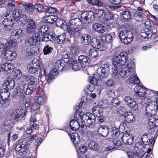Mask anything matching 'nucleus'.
<instances>
[{
	"label": "nucleus",
	"mask_w": 158,
	"mask_h": 158,
	"mask_svg": "<svg viewBox=\"0 0 158 158\" xmlns=\"http://www.w3.org/2000/svg\"><path fill=\"white\" fill-rule=\"evenodd\" d=\"M6 14H6L4 15L6 18L2 21V23L7 29L10 30L14 25L13 18L10 17L9 15Z\"/></svg>",
	"instance_id": "nucleus-10"
},
{
	"label": "nucleus",
	"mask_w": 158,
	"mask_h": 158,
	"mask_svg": "<svg viewBox=\"0 0 158 158\" xmlns=\"http://www.w3.org/2000/svg\"><path fill=\"white\" fill-rule=\"evenodd\" d=\"M110 134L112 137H118L120 135V132L119 129L115 127H113L111 128Z\"/></svg>",
	"instance_id": "nucleus-49"
},
{
	"label": "nucleus",
	"mask_w": 158,
	"mask_h": 158,
	"mask_svg": "<svg viewBox=\"0 0 158 158\" xmlns=\"http://www.w3.org/2000/svg\"><path fill=\"white\" fill-rule=\"evenodd\" d=\"M31 66H33L34 68L38 70L40 68V62L36 59H34L32 62L29 64Z\"/></svg>",
	"instance_id": "nucleus-50"
},
{
	"label": "nucleus",
	"mask_w": 158,
	"mask_h": 158,
	"mask_svg": "<svg viewBox=\"0 0 158 158\" xmlns=\"http://www.w3.org/2000/svg\"><path fill=\"white\" fill-rule=\"evenodd\" d=\"M151 135L148 134H144L141 136V140H142L143 144L144 145H148L150 143L151 147H153L154 145L155 139L153 138L150 139V136Z\"/></svg>",
	"instance_id": "nucleus-11"
},
{
	"label": "nucleus",
	"mask_w": 158,
	"mask_h": 158,
	"mask_svg": "<svg viewBox=\"0 0 158 158\" xmlns=\"http://www.w3.org/2000/svg\"><path fill=\"white\" fill-rule=\"evenodd\" d=\"M24 34L23 30L21 29H17L11 33V38L8 42V44L10 46L14 48L18 42L16 40Z\"/></svg>",
	"instance_id": "nucleus-3"
},
{
	"label": "nucleus",
	"mask_w": 158,
	"mask_h": 158,
	"mask_svg": "<svg viewBox=\"0 0 158 158\" xmlns=\"http://www.w3.org/2000/svg\"><path fill=\"white\" fill-rule=\"evenodd\" d=\"M81 42L84 45L89 44L91 41V36L89 35H85L84 36H82L81 38Z\"/></svg>",
	"instance_id": "nucleus-39"
},
{
	"label": "nucleus",
	"mask_w": 158,
	"mask_h": 158,
	"mask_svg": "<svg viewBox=\"0 0 158 158\" xmlns=\"http://www.w3.org/2000/svg\"><path fill=\"white\" fill-rule=\"evenodd\" d=\"M133 11L132 9L126 10H124L122 14V16L123 19L127 21L131 18L132 13Z\"/></svg>",
	"instance_id": "nucleus-33"
},
{
	"label": "nucleus",
	"mask_w": 158,
	"mask_h": 158,
	"mask_svg": "<svg viewBox=\"0 0 158 158\" xmlns=\"http://www.w3.org/2000/svg\"><path fill=\"white\" fill-rule=\"evenodd\" d=\"M93 15L94 13L91 11H86L82 13L81 17L83 23L88 24L92 22L94 20Z\"/></svg>",
	"instance_id": "nucleus-5"
},
{
	"label": "nucleus",
	"mask_w": 158,
	"mask_h": 158,
	"mask_svg": "<svg viewBox=\"0 0 158 158\" xmlns=\"http://www.w3.org/2000/svg\"><path fill=\"white\" fill-rule=\"evenodd\" d=\"M96 117L93 114L89 113H86L84 114L82 119L86 125L89 127L93 125L94 124Z\"/></svg>",
	"instance_id": "nucleus-6"
},
{
	"label": "nucleus",
	"mask_w": 158,
	"mask_h": 158,
	"mask_svg": "<svg viewBox=\"0 0 158 158\" xmlns=\"http://www.w3.org/2000/svg\"><path fill=\"white\" fill-rule=\"evenodd\" d=\"M28 139V141L30 140L31 142H32L35 140V144L36 145H38L41 143L40 138L37 136L36 135H32L30 138H27Z\"/></svg>",
	"instance_id": "nucleus-52"
},
{
	"label": "nucleus",
	"mask_w": 158,
	"mask_h": 158,
	"mask_svg": "<svg viewBox=\"0 0 158 158\" xmlns=\"http://www.w3.org/2000/svg\"><path fill=\"white\" fill-rule=\"evenodd\" d=\"M119 74L123 78H125L131 74L132 71L130 69H128L127 67H120L118 70Z\"/></svg>",
	"instance_id": "nucleus-21"
},
{
	"label": "nucleus",
	"mask_w": 158,
	"mask_h": 158,
	"mask_svg": "<svg viewBox=\"0 0 158 158\" xmlns=\"http://www.w3.org/2000/svg\"><path fill=\"white\" fill-rule=\"evenodd\" d=\"M26 26V32L28 34H31L35 33L36 25L33 20H30Z\"/></svg>",
	"instance_id": "nucleus-22"
},
{
	"label": "nucleus",
	"mask_w": 158,
	"mask_h": 158,
	"mask_svg": "<svg viewBox=\"0 0 158 158\" xmlns=\"http://www.w3.org/2000/svg\"><path fill=\"white\" fill-rule=\"evenodd\" d=\"M2 68H3L4 71L8 73H11L14 71L15 66L14 65L12 64L6 63L2 65Z\"/></svg>",
	"instance_id": "nucleus-27"
},
{
	"label": "nucleus",
	"mask_w": 158,
	"mask_h": 158,
	"mask_svg": "<svg viewBox=\"0 0 158 158\" xmlns=\"http://www.w3.org/2000/svg\"><path fill=\"white\" fill-rule=\"evenodd\" d=\"M104 110L103 108L100 107L99 105H96L92 109L93 114L95 117L97 115H98L100 113L102 112Z\"/></svg>",
	"instance_id": "nucleus-42"
},
{
	"label": "nucleus",
	"mask_w": 158,
	"mask_h": 158,
	"mask_svg": "<svg viewBox=\"0 0 158 158\" xmlns=\"http://www.w3.org/2000/svg\"><path fill=\"white\" fill-rule=\"evenodd\" d=\"M98 73L93 77H90L89 79V82L93 85H97L98 82H100L103 78H100Z\"/></svg>",
	"instance_id": "nucleus-28"
},
{
	"label": "nucleus",
	"mask_w": 158,
	"mask_h": 158,
	"mask_svg": "<svg viewBox=\"0 0 158 158\" xmlns=\"http://www.w3.org/2000/svg\"><path fill=\"white\" fill-rule=\"evenodd\" d=\"M22 76L21 71L19 69H15L14 72L13 77L14 78L17 80L19 79Z\"/></svg>",
	"instance_id": "nucleus-62"
},
{
	"label": "nucleus",
	"mask_w": 158,
	"mask_h": 158,
	"mask_svg": "<svg viewBox=\"0 0 158 158\" xmlns=\"http://www.w3.org/2000/svg\"><path fill=\"white\" fill-rule=\"evenodd\" d=\"M78 61L81 64L85 66H87L90 64L91 62L90 59L87 56L81 55L78 57Z\"/></svg>",
	"instance_id": "nucleus-23"
},
{
	"label": "nucleus",
	"mask_w": 158,
	"mask_h": 158,
	"mask_svg": "<svg viewBox=\"0 0 158 158\" xmlns=\"http://www.w3.org/2000/svg\"><path fill=\"white\" fill-rule=\"evenodd\" d=\"M124 117L125 121L128 123H132L135 121L134 116L132 112L129 111L125 114Z\"/></svg>",
	"instance_id": "nucleus-34"
},
{
	"label": "nucleus",
	"mask_w": 158,
	"mask_h": 158,
	"mask_svg": "<svg viewBox=\"0 0 158 158\" xmlns=\"http://www.w3.org/2000/svg\"><path fill=\"white\" fill-rule=\"evenodd\" d=\"M57 19V16L51 15L48 16L46 20L49 23H53L56 21Z\"/></svg>",
	"instance_id": "nucleus-56"
},
{
	"label": "nucleus",
	"mask_w": 158,
	"mask_h": 158,
	"mask_svg": "<svg viewBox=\"0 0 158 158\" xmlns=\"http://www.w3.org/2000/svg\"><path fill=\"white\" fill-rule=\"evenodd\" d=\"M130 28L128 25H125L124 30L121 31L119 33L121 41L125 44H129L133 39V35Z\"/></svg>",
	"instance_id": "nucleus-1"
},
{
	"label": "nucleus",
	"mask_w": 158,
	"mask_h": 158,
	"mask_svg": "<svg viewBox=\"0 0 158 158\" xmlns=\"http://www.w3.org/2000/svg\"><path fill=\"white\" fill-rule=\"evenodd\" d=\"M56 24V25L60 27L61 28L63 29L64 30L66 27L67 28V26L66 25V23L65 21H64L60 19H57Z\"/></svg>",
	"instance_id": "nucleus-45"
},
{
	"label": "nucleus",
	"mask_w": 158,
	"mask_h": 158,
	"mask_svg": "<svg viewBox=\"0 0 158 158\" xmlns=\"http://www.w3.org/2000/svg\"><path fill=\"white\" fill-rule=\"evenodd\" d=\"M26 50V55L30 56L33 55H36L39 53V48L33 45L27 47Z\"/></svg>",
	"instance_id": "nucleus-19"
},
{
	"label": "nucleus",
	"mask_w": 158,
	"mask_h": 158,
	"mask_svg": "<svg viewBox=\"0 0 158 158\" xmlns=\"http://www.w3.org/2000/svg\"><path fill=\"white\" fill-rule=\"evenodd\" d=\"M24 8L31 15L36 14V10L35 9V5H34L30 3H24L23 4Z\"/></svg>",
	"instance_id": "nucleus-18"
},
{
	"label": "nucleus",
	"mask_w": 158,
	"mask_h": 158,
	"mask_svg": "<svg viewBox=\"0 0 158 158\" xmlns=\"http://www.w3.org/2000/svg\"><path fill=\"white\" fill-rule=\"evenodd\" d=\"M65 66V63L64 61L61 60H57L55 63V69H57V70L62 71Z\"/></svg>",
	"instance_id": "nucleus-31"
},
{
	"label": "nucleus",
	"mask_w": 158,
	"mask_h": 158,
	"mask_svg": "<svg viewBox=\"0 0 158 158\" xmlns=\"http://www.w3.org/2000/svg\"><path fill=\"white\" fill-rule=\"evenodd\" d=\"M88 147L90 149L94 151L98 150L99 148L98 144L94 141L90 142L88 144Z\"/></svg>",
	"instance_id": "nucleus-46"
},
{
	"label": "nucleus",
	"mask_w": 158,
	"mask_h": 158,
	"mask_svg": "<svg viewBox=\"0 0 158 158\" xmlns=\"http://www.w3.org/2000/svg\"><path fill=\"white\" fill-rule=\"evenodd\" d=\"M148 30L146 28L144 29H143L141 31L140 33L141 36L145 39L151 37L152 36L151 35V34H150L149 32H148Z\"/></svg>",
	"instance_id": "nucleus-48"
},
{
	"label": "nucleus",
	"mask_w": 158,
	"mask_h": 158,
	"mask_svg": "<svg viewBox=\"0 0 158 158\" xmlns=\"http://www.w3.org/2000/svg\"><path fill=\"white\" fill-rule=\"evenodd\" d=\"M101 38L103 42L106 43H109L112 40V36L110 34H105L101 36Z\"/></svg>",
	"instance_id": "nucleus-37"
},
{
	"label": "nucleus",
	"mask_w": 158,
	"mask_h": 158,
	"mask_svg": "<svg viewBox=\"0 0 158 158\" xmlns=\"http://www.w3.org/2000/svg\"><path fill=\"white\" fill-rule=\"evenodd\" d=\"M150 25H147L148 27L147 28L148 30V32L151 34V35L152 36V34L158 33L157 32V28L154 24H151L150 23Z\"/></svg>",
	"instance_id": "nucleus-43"
},
{
	"label": "nucleus",
	"mask_w": 158,
	"mask_h": 158,
	"mask_svg": "<svg viewBox=\"0 0 158 158\" xmlns=\"http://www.w3.org/2000/svg\"><path fill=\"white\" fill-rule=\"evenodd\" d=\"M35 43L34 38L33 36H30L26 38L25 40V42L24 44L25 46H29L33 45Z\"/></svg>",
	"instance_id": "nucleus-40"
},
{
	"label": "nucleus",
	"mask_w": 158,
	"mask_h": 158,
	"mask_svg": "<svg viewBox=\"0 0 158 158\" xmlns=\"http://www.w3.org/2000/svg\"><path fill=\"white\" fill-rule=\"evenodd\" d=\"M0 94L1 97L5 99H7L10 96L8 89H1L0 90Z\"/></svg>",
	"instance_id": "nucleus-51"
},
{
	"label": "nucleus",
	"mask_w": 158,
	"mask_h": 158,
	"mask_svg": "<svg viewBox=\"0 0 158 158\" xmlns=\"http://www.w3.org/2000/svg\"><path fill=\"white\" fill-rule=\"evenodd\" d=\"M30 20H33L32 19H30L26 15L23 14L21 15L20 18L19 20L18 23L20 25L23 26L29 23Z\"/></svg>",
	"instance_id": "nucleus-26"
},
{
	"label": "nucleus",
	"mask_w": 158,
	"mask_h": 158,
	"mask_svg": "<svg viewBox=\"0 0 158 158\" xmlns=\"http://www.w3.org/2000/svg\"><path fill=\"white\" fill-rule=\"evenodd\" d=\"M27 70L28 72L30 73H34L38 71L36 69L34 68L33 66L28 64L27 66Z\"/></svg>",
	"instance_id": "nucleus-63"
},
{
	"label": "nucleus",
	"mask_w": 158,
	"mask_h": 158,
	"mask_svg": "<svg viewBox=\"0 0 158 158\" xmlns=\"http://www.w3.org/2000/svg\"><path fill=\"white\" fill-rule=\"evenodd\" d=\"M151 101L150 98L145 97L143 99H142L141 102V104L143 106H145L146 107L147 106V104H149Z\"/></svg>",
	"instance_id": "nucleus-61"
},
{
	"label": "nucleus",
	"mask_w": 158,
	"mask_h": 158,
	"mask_svg": "<svg viewBox=\"0 0 158 158\" xmlns=\"http://www.w3.org/2000/svg\"><path fill=\"white\" fill-rule=\"evenodd\" d=\"M21 113L19 109H16L12 112L11 116L13 119H16L21 116Z\"/></svg>",
	"instance_id": "nucleus-53"
},
{
	"label": "nucleus",
	"mask_w": 158,
	"mask_h": 158,
	"mask_svg": "<svg viewBox=\"0 0 158 158\" xmlns=\"http://www.w3.org/2000/svg\"><path fill=\"white\" fill-rule=\"evenodd\" d=\"M58 74L57 69H53L52 70L47 76H45L46 80L48 82H50L52 79H53L55 76Z\"/></svg>",
	"instance_id": "nucleus-29"
},
{
	"label": "nucleus",
	"mask_w": 158,
	"mask_h": 158,
	"mask_svg": "<svg viewBox=\"0 0 158 158\" xmlns=\"http://www.w3.org/2000/svg\"><path fill=\"white\" fill-rule=\"evenodd\" d=\"M153 114L152 113V114H150L148 116L147 115H146L148 117V127L150 129L155 128L157 126H158V120L154 119Z\"/></svg>",
	"instance_id": "nucleus-15"
},
{
	"label": "nucleus",
	"mask_w": 158,
	"mask_h": 158,
	"mask_svg": "<svg viewBox=\"0 0 158 158\" xmlns=\"http://www.w3.org/2000/svg\"><path fill=\"white\" fill-rule=\"evenodd\" d=\"M145 148L140 144L139 142L136 143L134 146L133 150V154L138 156H139L140 154L144 151Z\"/></svg>",
	"instance_id": "nucleus-17"
},
{
	"label": "nucleus",
	"mask_w": 158,
	"mask_h": 158,
	"mask_svg": "<svg viewBox=\"0 0 158 158\" xmlns=\"http://www.w3.org/2000/svg\"><path fill=\"white\" fill-rule=\"evenodd\" d=\"M158 107L157 101H151L149 104H147L145 109V114L148 116L150 114H152V112L155 111Z\"/></svg>",
	"instance_id": "nucleus-8"
},
{
	"label": "nucleus",
	"mask_w": 158,
	"mask_h": 158,
	"mask_svg": "<svg viewBox=\"0 0 158 158\" xmlns=\"http://www.w3.org/2000/svg\"><path fill=\"white\" fill-rule=\"evenodd\" d=\"M135 65L134 63L131 60H129L127 62V66L126 67H127L128 69H130V70L132 72L134 71V68Z\"/></svg>",
	"instance_id": "nucleus-58"
},
{
	"label": "nucleus",
	"mask_w": 158,
	"mask_h": 158,
	"mask_svg": "<svg viewBox=\"0 0 158 158\" xmlns=\"http://www.w3.org/2000/svg\"><path fill=\"white\" fill-rule=\"evenodd\" d=\"M122 139L123 143L127 145H131L132 144L133 140L132 135L129 132L125 131L122 137Z\"/></svg>",
	"instance_id": "nucleus-13"
},
{
	"label": "nucleus",
	"mask_w": 158,
	"mask_h": 158,
	"mask_svg": "<svg viewBox=\"0 0 158 158\" xmlns=\"http://www.w3.org/2000/svg\"><path fill=\"white\" fill-rule=\"evenodd\" d=\"M32 36L34 38L35 44L40 42L41 37L39 32H37L34 33Z\"/></svg>",
	"instance_id": "nucleus-59"
},
{
	"label": "nucleus",
	"mask_w": 158,
	"mask_h": 158,
	"mask_svg": "<svg viewBox=\"0 0 158 158\" xmlns=\"http://www.w3.org/2000/svg\"><path fill=\"white\" fill-rule=\"evenodd\" d=\"M41 41L47 42L53 41L55 40V38L52 35H51L47 33L41 34Z\"/></svg>",
	"instance_id": "nucleus-32"
},
{
	"label": "nucleus",
	"mask_w": 158,
	"mask_h": 158,
	"mask_svg": "<svg viewBox=\"0 0 158 158\" xmlns=\"http://www.w3.org/2000/svg\"><path fill=\"white\" fill-rule=\"evenodd\" d=\"M34 102L41 106L45 103L46 100L43 97L37 96L35 97Z\"/></svg>",
	"instance_id": "nucleus-44"
},
{
	"label": "nucleus",
	"mask_w": 158,
	"mask_h": 158,
	"mask_svg": "<svg viewBox=\"0 0 158 158\" xmlns=\"http://www.w3.org/2000/svg\"><path fill=\"white\" fill-rule=\"evenodd\" d=\"M127 54L125 52L120 53L117 56H114L112 61L114 66H123L125 64L127 59Z\"/></svg>",
	"instance_id": "nucleus-2"
},
{
	"label": "nucleus",
	"mask_w": 158,
	"mask_h": 158,
	"mask_svg": "<svg viewBox=\"0 0 158 158\" xmlns=\"http://www.w3.org/2000/svg\"><path fill=\"white\" fill-rule=\"evenodd\" d=\"M124 101L126 104L133 110H135L138 108V104L134 99L130 97H126L124 98Z\"/></svg>",
	"instance_id": "nucleus-12"
},
{
	"label": "nucleus",
	"mask_w": 158,
	"mask_h": 158,
	"mask_svg": "<svg viewBox=\"0 0 158 158\" xmlns=\"http://www.w3.org/2000/svg\"><path fill=\"white\" fill-rule=\"evenodd\" d=\"M69 125L71 129L74 131L77 130L80 127L79 122L75 120H72L70 122Z\"/></svg>",
	"instance_id": "nucleus-35"
},
{
	"label": "nucleus",
	"mask_w": 158,
	"mask_h": 158,
	"mask_svg": "<svg viewBox=\"0 0 158 158\" xmlns=\"http://www.w3.org/2000/svg\"><path fill=\"white\" fill-rule=\"evenodd\" d=\"M92 29L93 30L99 33H103L105 31V27L103 25L98 23L94 24Z\"/></svg>",
	"instance_id": "nucleus-24"
},
{
	"label": "nucleus",
	"mask_w": 158,
	"mask_h": 158,
	"mask_svg": "<svg viewBox=\"0 0 158 158\" xmlns=\"http://www.w3.org/2000/svg\"><path fill=\"white\" fill-rule=\"evenodd\" d=\"M29 143L28 139L25 138L21 142L17 143L15 148V152L17 154L22 155L26 152L28 147Z\"/></svg>",
	"instance_id": "nucleus-4"
},
{
	"label": "nucleus",
	"mask_w": 158,
	"mask_h": 158,
	"mask_svg": "<svg viewBox=\"0 0 158 158\" xmlns=\"http://www.w3.org/2000/svg\"><path fill=\"white\" fill-rule=\"evenodd\" d=\"M144 14L141 12L136 11L133 15L134 19L136 21H141L143 20L144 16Z\"/></svg>",
	"instance_id": "nucleus-36"
},
{
	"label": "nucleus",
	"mask_w": 158,
	"mask_h": 158,
	"mask_svg": "<svg viewBox=\"0 0 158 158\" xmlns=\"http://www.w3.org/2000/svg\"><path fill=\"white\" fill-rule=\"evenodd\" d=\"M89 56L92 58L98 56V51L95 48L90 49L89 52Z\"/></svg>",
	"instance_id": "nucleus-47"
},
{
	"label": "nucleus",
	"mask_w": 158,
	"mask_h": 158,
	"mask_svg": "<svg viewBox=\"0 0 158 158\" xmlns=\"http://www.w3.org/2000/svg\"><path fill=\"white\" fill-rule=\"evenodd\" d=\"M9 80L7 81L2 85V89H13L15 85V82L13 78H10Z\"/></svg>",
	"instance_id": "nucleus-30"
},
{
	"label": "nucleus",
	"mask_w": 158,
	"mask_h": 158,
	"mask_svg": "<svg viewBox=\"0 0 158 158\" xmlns=\"http://www.w3.org/2000/svg\"><path fill=\"white\" fill-rule=\"evenodd\" d=\"M68 64L74 71L79 70L82 67L81 64L79 62H78L72 58L69 60Z\"/></svg>",
	"instance_id": "nucleus-14"
},
{
	"label": "nucleus",
	"mask_w": 158,
	"mask_h": 158,
	"mask_svg": "<svg viewBox=\"0 0 158 158\" xmlns=\"http://www.w3.org/2000/svg\"><path fill=\"white\" fill-rule=\"evenodd\" d=\"M23 77L25 81L29 82V83H30V86L33 85L36 80V78L28 74L23 75Z\"/></svg>",
	"instance_id": "nucleus-38"
},
{
	"label": "nucleus",
	"mask_w": 158,
	"mask_h": 158,
	"mask_svg": "<svg viewBox=\"0 0 158 158\" xmlns=\"http://www.w3.org/2000/svg\"><path fill=\"white\" fill-rule=\"evenodd\" d=\"M53 48L49 46L48 45L45 46L44 48L43 51L44 54V55H48L51 53L53 50Z\"/></svg>",
	"instance_id": "nucleus-54"
},
{
	"label": "nucleus",
	"mask_w": 158,
	"mask_h": 158,
	"mask_svg": "<svg viewBox=\"0 0 158 158\" xmlns=\"http://www.w3.org/2000/svg\"><path fill=\"white\" fill-rule=\"evenodd\" d=\"M131 75L129 78V82L131 83H134L137 85L134 89L135 88H136V89H138L139 87H140L139 89H140L141 88L142 89L143 88L144 89H148L142 85H141L142 84L139 85L140 81L137 76L134 75V71L131 73Z\"/></svg>",
	"instance_id": "nucleus-9"
},
{
	"label": "nucleus",
	"mask_w": 158,
	"mask_h": 158,
	"mask_svg": "<svg viewBox=\"0 0 158 158\" xmlns=\"http://www.w3.org/2000/svg\"><path fill=\"white\" fill-rule=\"evenodd\" d=\"M49 28L48 26L47 25H43L41 26L39 29V31L41 34L46 33Z\"/></svg>",
	"instance_id": "nucleus-64"
},
{
	"label": "nucleus",
	"mask_w": 158,
	"mask_h": 158,
	"mask_svg": "<svg viewBox=\"0 0 158 158\" xmlns=\"http://www.w3.org/2000/svg\"><path fill=\"white\" fill-rule=\"evenodd\" d=\"M66 39V34L64 33H63L60 35L58 36L55 39L56 40L57 43L60 44H63Z\"/></svg>",
	"instance_id": "nucleus-41"
},
{
	"label": "nucleus",
	"mask_w": 158,
	"mask_h": 158,
	"mask_svg": "<svg viewBox=\"0 0 158 158\" xmlns=\"http://www.w3.org/2000/svg\"><path fill=\"white\" fill-rule=\"evenodd\" d=\"M81 19L76 18L70 20L69 21V25H68L71 28H79L82 24Z\"/></svg>",
	"instance_id": "nucleus-25"
},
{
	"label": "nucleus",
	"mask_w": 158,
	"mask_h": 158,
	"mask_svg": "<svg viewBox=\"0 0 158 158\" xmlns=\"http://www.w3.org/2000/svg\"><path fill=\"white\" fill-rule=\"evenodd\" d=\"M65 30H67L70 37H76V36L80 35L81 33V30L79 28H71L70 26H68L67 28H66Z\"/></svg>",
	"instance_id": "nucleus-16"
},
{
	"label": "nucleus",
	"mask_w": 158,
	"mask_h": 158,
	"mask_svg": "<svg viewBox=\"0 0 158 158\" xmlns=\"http://www.w3.org/2000/svg\"><path fill=\"white\" fill-rule=\"evenodd\" d=\"M103 18L102 19H103L105 20L108 21V20H110L113 19V17L112 16L111 13L109 12H106L104 13Z\"/></svg>",
	"instance_id": "nucleus-57"
},
{
	"label": "nucleus",
	"mask_w": 158,
	"mask_h": 158,
	"mask_svg": "<svg viewBox=\"0 0 158 158\" xmlns=\"http://www.w3.org/2000/svg\"><path fill=\"white\" fill-rule=\"evenodd\" d=\"M100 41L96 38H93L90 41L91 45L93 48H96V46L100 42Z\"/></svg>",
	"instance_id": "nucleus-60"
},
{
	"label": "nucleus",
	"mask_w": 158,
	"mask_h": 158,
	"mask_svg": "<svg viewBox=\"0 0 158 158\" xmlns=\"http://www.w3.org/2000/svg\"><path fill=\"white\" fill-rule=\"evenodd\" d=\"M107 48L106 45L101 42H100L96 46V48L100 51L105 50Z\"/></svg>",
	"instance_id": "nucleus-55"
},
{
	"label": "nucleus",
	"mask_w": 158,
	"mask_h": 158,
	"mask_svg": "<svg viewBox=\"0 0 158 158\" xmlns=\"http://www.w3.org/2000/svg\"><path fill=\"white\" fill-rule=\"evenodd\" d=\"M109 66L107 64H103L98 69V71H100L99 73V76L102 78H105L108 77L110 74Z\"/></svg>",
	"instance_id": "nucleus-7"
},
{
	"label": "nucleus",
	"mask_w": 158,
	"mask_h": 158,
	"mask_svg": "<svg viewBox=\"0 0 158 158\" xmlns=\"http://www.w3.org/2000/svg\"><path fill=\"white\" fill-rule=\"evenodd\" d=\"M98 132L102 136L106 137L109 133V128L106 125H100L98 130Z\"/></svg>",
	"instance_id": "nucleus-20"
}]
</instances>
